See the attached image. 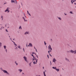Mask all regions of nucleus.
Instances as JSON below:
<instances>
[{
    "instance_id": "9b49d317",
    "label": "nucleus",
    "mask_w": 76,
    "mask_h": 76,
    "mask_svg": "<svg viewBox=\"0 0 76 76\" xmlns=\"http://www.w3.org/2000/svg\"><path fill=\"white\" fill-rule=\"evenodd\" d=\"M18 71H19L20 73H21V72H22V70L21 69H18Z\"/></svg>"
},
{
    "instance_id": "bf43d9fd",
    "label": "nucleus",
    "mask_w": 76,
    "mask_h": 76,
    "mask_svg": "<svg viewBox=\"0 0 76 76\" xmlns=\"http://www.w3.org/2000/svg\"><path fill=\"white\" fill-rule=\"evenodd\" d=\"M51 41H52V39H51Z\"/></svg>"
},
{
    "instance_id": "69168bd1",
    "label": "nucleus",
    "mask_w": 76,
    "mask_h": 76,
    "mask_svg": "<svg viewBox=\"0 0 76 76\" xmlns=\"http://www.w3.org/2000/svg\"><path fill=\"white\" fill-rule=\"evenodd\" d=\"M1 25H1V24H0Z\"/></svg>"
},
{
    "instance_id": "e433bc0d",
    "label": "nucleus",
    "mask_w": 76,
    "mask_h": 76,
    "mask_svg": "<svg viewBox=\"0 0 76 76\" xmlns=\"http://www.w3.org/2000/svg\"><path fill=\"white\" fill-rule=\"evenodd\" d=\"M47 56H48V58H49V57L48 56V55Z\"/></svg>"
},
{
    "instance_id": "6ab92c4d",
    "label": "nucleus",
    "mask_w": 76,
    "mask_h": 76,
    "mask_svg": "<svg viewBox=\"0 0 76 76\" xmlns=\"http://www.w3.org/2000/svg\"><path fill=\"white\" fill-rule=\"evenodd\" d=\"M1 46H2V43L0 42V47H1Z\"/></svg>"
},
{
    "instance_id": "de8ad7c7",
    "label": "nucleus",
    "mask_w": 76,
    "mask_h": 76,
    "mask_svg": "<svg viewBox=\"0 0 76 76\" xmlns=\"http://www.w3.org/2000/svg\"><path fill=\"white\" fill-rule=\"evenodd\" d=\"M36 51H37V49H36Z\"/></svg>"
},
{
    "instance_id": "680f3d73",
    "label": "nucleus",
    "mask_w": 76,
    "mask_h": 76,
    "mask_svg": "<svg viewBox=\"0 0 76 76\" xmlns=\"http://www.w3.org/2000/svg\"><path fill=\"white\" fill-rule=\"evenodd\" d=\"M14 39H13V40H14Z\"/></svg>"
},
{
    "instance_id": "7c9ffc66",
    "label": "nucleus",
    "mask_w": 76,
    "mask_h": 76,
    "mask_svg": "<svg viewBox=\"0 0 76 76\" xmlns=\"http://www.w3.org/2000/svg\"><path fill=\"white\" fill-rule=\"evenodd\" d=\"M5 50L6 51V53H7V49H5Z\"/></svg>"
},
{
    "instance_id": "c85d7f7f",
    "label": "nucleus",
    "mask_w": 76,
    "mask_h": 76,
    "mask_svg": "<svg viewBox=\"0 0 76 76\" xmlns=\"http://www.w3.org/2000/svg\"><path fill=\"white\" fill-rule=\"evenodd\" d=\"M44 43H45V45H46V44H47V43H45V41L44 42Z\"/></svg>"
},
{
    "instance_id": "cd10ccee",
    "label": "nucleus",
    "mask_w": 76,
    "mask_h": 76,
    "mask_svg": "<svg viewBox=\"0 0 76 76\" xmlns=\"http://www.w3.org/2000/svg\"><path fill=\"white\" fill-rule=\"evenodd\" d=\"M28 14L29 15V16H31V14L29 13L28 12Z\"/></svg>"
},
{
    "instance_id": "473e14b6",
    "label": "nucleus",
    "mask_w": 76,
    "mask_h": 76,
    "mask_svg": "<svg viewBox=\"0 0 76 76\" xmlns=\"http://www.w3.org/2000/svg\"><path fill=\"white\" fill-rule=\"evenodd\" d=\"M23 50L24 52H25V50H24V48H23Z\"/></svg>"
},
{
    "instance_id": "774afa93",
    "label": "nucleus",
    "mask_w": 76,
    "mask_h": 76,
    "mask_svg": "<svg viewBox=\"0 0 76 76\" xmlns=\"http://www.w3.org/2000/svg\"><path fill=\"white\" fill-rule=\"evenodd\" d=\"M22 5V4L21 3Z\"/></svg>"
},
{
    "instance_id": "0e129e2a",
    "label": "nucleus",
    "mask_w": 76,
    "mask_h": 76,
    "mask_svg": "<svg viewBox=\"0 0 76 76\" xmlns=\"http://www.w3.org/2000/svg\"><path fill=\"white\" fill-rule=\"evenodd\" d=\"M38 76H40V75H39Z\"/></svg>"
},
{
    "instance_id": "603ef678",
    "label": "nucleus",
    "mask_w": 76,
    "mask_h": 76,
    "mask_svg": "<svg viewBox=\"0 0 76 76\" xmlns=\"http://www.w3.org/2000/svg\"><path fill=\"white\" fill-rule=\"evenodd\" d=\"M65 15H67V14L65 13Z\"/></svg>"
},
{
    "instance_id": "39448f33",
    "label": "nucleus",
    "mask_w": 76,
    "mask_h": 76,
    "mask_svg": "<svg viewBox=\"0 0 76 76\" xmlns=\"http://www.w3.org/2000/svg\"><path fill=\"white\" fill-rule=\"evenodd\" d=\"M29 32L28 31H26L24 33V35H29Z\"/></svg>"
},
{
    "instance_id": "bb28decb",
    "label": "nucleus",
    "mask_w": 76,
    "mask_h": 76,
    "mask_svg": "<svg viewBox=\"0 0 76 76\" xmlns=\"http://www.w3.org/2000/svg\"><path fill=\"white\" fill-rule=\"evenodd\" d=\"M70 13H71V14H73V12L72 11L70 12Z\"/></svg>"
},
{
    "instance_id": "09e8293b",
    "label": "nucleus",
    "mask_w": 76,
    "mask_h": 76,
    "mask_svg": "<svg viewBox=\"0 0 76 76\" xmlns=\"http://www.w3.org/2000/svg\"><path fill=\"white\" fill-rule=\"evenodd\" d=\"M22 73H23V74H24V73L23 72Z\"/></svg>"
},
{
    "instance_id": "5701e85b",
    "label": "nucleus",
    "mask_w": 76,
    "mask_h": 76,
    "mask_svg": "<svg viewBox=\"0 0 76 76\" xmlns=\"http://www.w3.org/2000/svg\"><path fill=\"white\" fill-rule=\"evenodd\" d=\"M18 48H20V46L19 45V46H18Z\"/></svg>"
},
{
    "instance_id": "f257e3e1",
    "label": "nucleus",
    "mask_w": 76,
    "mask_h": 76,
    "mask_svg": "<svg viewBox=\"0 0 76 76\" xmlns=\"http://www.w3.org/2000/svg\"><path fill=\"white\" fill-rule=\"evenodd\" d=\"M33 61H34L33 64H37V63L38 61V59H37L36 58H35V57L34 56L33 58Z\"/></svg>"
},
{
    "instance_id": "a18cd8bd",
    "label": "nucleus",
    "mask_w": 76,
    "mask_h": 76,
    "mask_svg": "<svg viewBox=\"0 0 76 76\" xmlns=\"http://www.w3.org/2000/svg\"><path fill=\"white\" fill-rule=\"evenodd\" d=\"M48 52L49 53V54H50V52L49 51H48Z\"/></svg>"
},
{
    "instance_id": "58836bf2",
    "label": "nucleus",
    "mask_w": 76,
    "mask_h": 76,
    "mask_svg": "<svg viewBox=\"0 0 76 76\" xmlns=\"http://www.w3.org/2000/svg\"><path fill=\"white\" fill-rule=\"evenodd\" d=\"M36 56L37 57V58H38V56H37V55H36Z\"/></svg>"
},
{
    "instance_id": "338daca9",
    "label": "nucleus",
    "mask_w": 76,
    "mask_h": 76,
    "mask_svg": "<svg viewBox=\"0 0 76 76\" xmlns=\"http://www.w3.org/2000/svg\"><path fill=\"white\" fill-rule=\"evenodd\" d=\"M51 57H52V56H51Z\"/></svg>"
},
{
    "instance_id": "5fc2aeb1",
    "label": "nucleus",
    "mask_w": 76,
    "mask_h": 76,
    "mask_svg": "<svg viewBox=\"0 0 76 76\" xmlns=\"http://www.w3.org/2000/svg\"><path fill=\"white\" fill-rule=\"evenodd\" d=\"M10 36H9V38H10Z\"/></svg>"
},
{
    "instance_id": "f03ea898",
    "label": "nucleus",
    "mask_w": 76,
    "mask_h": 76,
    "mask_svg": "<svg viewBox=\"0 0 76 76\" xmlns=\"http://www.w3.org/2000/svg\"><path fill=\"white\" fill-rule=\"evenodd\" d=\"M0 69L1 70V71H3L4 73H6L7 74V75H9V73L7 72V71L4 70H3L2 68H0Z\"/></svg>"
},
{
    "instance_id": "37998d69",
    "label": "nucleus",
    "mask_w": 76,
    "mask_h": 76,
    "mask_svg": "<svg viewBox=\"0 0 76 76\" xmlns=\"http://www.w3.org/2000/svg\"><path fill=\"white\" fill-rule=\"evenodd\" d=\"M26 47H27L28 48V45L27 44L26 45Z\"/></svg>"
},
{
    "instance_id": "dca6fc26",
    "label": "nucleus",
    "mask_w": 76,
    "mask_h": 76,
    "mask_svg": "<svg viewBox=\"0 0 76 76\" xmlns=\"http://www.w3.org/2000/svg\"><path fill=\"white\" fill-rule=\"evenodd\" d=\"M4 49H6V45H4Z\"/></svg>"
},
{
    "instance_id": "a878e982",
    "label": "nucleus",
    "mask_w": 76,
    "mask_h": 76,
    "mask_svg": "<svg viewBox=\"0 0 76 76\" xmlns=\"http://www.w3.org/2000/svg\"><path fill=\"white\" fill-rule=\"evenodd\" d=\"M15 64H16V66H17L18 65V63H17L16 62V61L15 62Z\"/></svg>"
},
{
    "instance_id": "1a4fd4ad",
    "label": "nucleus",
    "mask_w": 76,
    "mask_h": 76,
    "mask_svg": "<svg viewBox=\"0 0 76 76\" xmlns=\"http://www.w3.org/2000/svg\"><path fill=\"white\" fill-rule=\"evenodd\" d=\"M65 60H66L67 61H68V62H70V61H69V60L68 59V58H65Z\"/></svg>"
},
{
    "instance_id": "2f4dec72",
    "label": "nucleus",
    "mask_w": 76,
    "mask_h": 76,
    "mask_svg": "<svg viewBox=\"0 0 76 76\" xmlns=\"http://www.w3.org/2000/svg\"><path fill=\"white\" fill-rule=\"evenodd\" d=\"M71 3H72V4H73V1L71 0Z\"/></svg>"
},
{
    "instance_id": "423d86ee",
    "label": "nucleus",
    "mask_w": 76,
    "mask_h": 76,
    "mask_svg": "<svg viewBox=\"0 0 76 76\" xmlns=\"http://www.w3.org/2000/svg\"><path fill=\"white\" fill-rule=\"evenodd\" d=\"M23 58H24V60H25L26 62H28V61H27V57H26V56H24L23 57Z\"/></svg>"
},
{
    "instance_id": "052dcab7",
    "label": "nucleus",
    "mask_w": 76,
    "mask_h": 76,
    "mask_svg": "<svg viewBox=\"0 0 76 76\" xmlns=\"http://www.w3.org/2000/svg\"><path fill=\"white\" fill-rule=\"evenodd\" d=\"M50 65H51V64H50Z\"/></svg>"
},
{
    "instance_id": "f3484780",
    "label": "nucleus",
    "mask_w": 76,
    "mask_h": 76,
    "mask_svg": "<svg viewBox=\"0 0 76 76\" xmlns=\"http://www.w3.org/2000/svg\"><path fill=\"white\" fill-rule=\"evenodd\" d=\"M22 27H21V26H20L19 27V29H22Z\"/></svg>"
},
{
    "instance_id": "0eeeda50",
    "label": "nucleus",
    "mask_w": 76,
    "mask_h": 76,
    "mask_svg": "<svg viewBox=\"0 0 76 76\" xmlns=\"http://www.w3.org/2000/svg\"><path fill=\"white\" fill-rule=\"evenodd\" d=\"M29 45H30V47H32L33 46H32V44L31 43L29 44Z\"/></svg>"
},
{
    "instance_id": "a19ab883",
    "label": "nucleus",
    "mask_w": 76,
    "mask_h": 76,
    "mask_svg": "<svg viewBox=\"0 0 76 76\" xmlns=\"http://www.w3.org/2000/svg\"><path fill=\"white\" fill-rule=\"evenodd\" d=\"M15 3H17V2L16 1V0H15Z\"/></svg>"
},
{
    "instance_id": "6e6552de",
    "label": "nucleus",
    "mask_w": 76,
    "mask_h": 76,
    "mask_svg": "<svg viewBox=\"0 0 76 76\" xmlns=\"http://www.w3.org/2000/svg\"><path fill=\"white\" fill-rule=\"evenodd\" d=\"M49 50H52V48H51V45H49V46H48Z\"/></svg>"
},
{
    "instance_id": "864d4df0",
    "label": "nucleus",
    "mask_w": 76,
    "mask_h": 76,
    "mask_svg": "<svg viewBox=\"0 0 76 76\" xmlns=\"http://www.w3.org/2000/svg\"><path fill=\"white\" fill-rule=\"evenodd\" d=\"M43 68L44 69V67H43Z\"/></svg>"
},
{
    "instance_id": "ea45409f",
    "label": "nucleus",
    "mask_w": 76,
    "mask_h": 76,
    "mask_svg": "<svg viewBox=\"0 0 76 76\" xmlns=\"http://www.w3.org/2000/svg\"><path fill=\"white\" fill-rule=\"evenodd\" d=\"M27 13H29V12H28V11H27Z\"/></svg>"
},
{
    "instance_id": "3c124183",
    "label": "nucleus",
    "mask_w": 76,
    "mask_h": 76,
    "mask_svg": "<svg viewBox=\"0 0 76 76\" xmlns=\"http://www.w3.org/2000/svg\"><path fill=\"white\" fill-rule=\"evenodd\" d=\"M50 64H51V61H50Z\"/></svg>"
},
{
    "instance_id": "20e7f679",
    "label": "nucleus",
    "mask_w": 76,
    "mask_h": 76,
    "mask_svg": "<svg viewBox=\"0 0 76 76\" xmlns=\"http://www.w3.org/2000/svg\"><path fill=\"white\" fill-rule=\"evenodd\" d=\"M10 9L9 7H8L7 9L5 11V12H7V13H9V12H10V10H9Z\"/></svg>"
},
{
    "instance_id": "c9c22d12",
    "label": "nucleus",
    "mask_w": 76,
    "mask_h": 76,
    "mask_svg": "<svg viewBox=\"0 0 76 76\" xmlns=\"http://www.w3.org/2000/svg\"><path fill=\"white\" fill-rule=\"evenodd\" d=\"M6 31L7 32H8V31H7V29H6Z\"/></svg>"
},
{
    "instance_id": "e2e57ef3",
    "label": "nucleus",
    "mask_w": 76,
    "mask_h": 76,
    "mask_svg": "<svg viewBox=\"0 0 76 76\" xmlns=\"http://www.w3.org/2000/svg\"><path fill=\"white\" fill-rule=\"evenodd\" d=\"M9 28V27H8V28Z\"/></svg>"
},
{
    "instance_id": "13d9d810",
    "label": "nucleus",
    "mask_w": 76,
    "mask_h": 76,
    "mask_svg": "<svg viewBox=\"0 0 76 76\" xmlns=\"http://www.w3.org/2000/svg\"><path fill=\"white\" fill-rule=\"evenodd\" d=\"M25 17L26 18V16H25Z\"/></svg>"
},
{
    "instance_id": "393cba45",
    "label": "nucleus",
    "mask_w": 76,
    "mask_h": 76,
    "mask_svg": "<svg viewBox=\"0 0 76 76\" xmlns=\"http://www.w3.org/2000/svg\"><path fill=\"white\" fill-rule=\"evenodd\" d=\"M15 47H16V48H15V50H18V48H17V47L15 46Z\"/></svg>"
},
{
    "instance_id": "aec40b11",
    "label": "nucleus",
    "mask_w": 76,
    "mask_h": 76,
    "mask_svg": "<svg viewBox=\"0 0 76 76\" xmlns=\"http://www.w3.org/2000/svg\"><path fill=\"white\" fill-rule=\"evenodd\" d=\"M58 19H59V20H61V18L60 17H58Z\"/></svg>"
},
{
    "instance_id": "9d476101",
    "label": "nucleus",
    "mask_w": 76,
    "mask_h": 76,
    "mask_svg": "<svg viewBox=\"0 0 76 76\" xmlns=\"http://www.w3.org/2000/svg\"><path fill=\"white\" fill-rule=\"evenodd\" d=\"M53 62H56L57 61V60H56V59H55V58H54L53 60Z\"/></svg>"
},
{
    "instance_id": "a211bd4d",
    "label": "nucleus",
    "mask_w": 76,
    "mask_h": 76,
    "mask_svg": "<svg viewBox=\"0 0 76 76\" xmlns=\"http://www.w3.org/2000/svg\"><path fill=\"white\" fill-rule=\"evenodd\" d=\"M56 70L58 72H59V69H57L56 68Z\"/></svg>"
},
{
    "instance_id": "4468645a",
    "label": "nucleus",
    "mask_w": 76,
    "mask_h": 76,
    "mask_svg": "<svg viewBox=\"0 0 76 76\" xmlns=\"http://www.w3.org/2000/svg\"><path fill=\"white\" fill-rule=\"evenodd\" d=\"M23 19L24 20L25 22H27V20H25V18L24 17H23Z\"/></svg>"
},
{
    "instance_id": "72a5a7b5",
    "label": "nucleus",
    "mask_w": 76,
    "mask_h": 76,
    "mask_svg": "<svg viewBox=\"0 0 76 76\" xmlns=\"http://www.w3.org/2000/svg\"><path fill=\"white\" fill-rule=\"evenodd\" d=\"M32 56V57H34V55H31Z\"/></svg>"
},
{
    "instance_id": "8fccbe9b",
    "label": "nucleus",
    "mask_w": 76,
    "mask_h": 76,
    "mask_svg": "<svg viewBox=\"0 0 76 76\" xmlns=\"http://www.w3.org/2000/svg\"><path fill=\"white\" fill-rule=\"evenodd\" d=\"M5 27H6V25H5Z\"/></svg>"
},
{
    "instance_id": "6e6d98bb",
    "label": "nucleus",
    "mask_w": 76,
    "mask_h": 76,
    "mask_svg": "<svg viewBox=\"0 0 76 76\" xmlns=\"http://www.w3.org/2000/svg\"><path fill=\"white\" fill-rule=\"evenodd\" d=\"M49 54L50 55V56H51V54Z\"/></svg>"
},
{
    "instance_id": "79ce46f5",
    "label": "nucleus",
    "mask_w": 76,
    "mask_h": 76,
    "mask_svg": "<svg viewBox=\"0 0 76 76\" xmlns=\"http://www.w3.org/2000/svg\"><path fill=\"white\" fill-rule=\"evenodd\" d=\"M49 51H50V52H51V50H49Z\"/></svg>"
},
{
    "instance_id": "412c9836",
    "label": "nucleus",
    "mask_w": 76,
    "mask_h": 76,
    "mask_svg": "<svg viewBox=\"0 0 76 76\" xmlns=\"http://www.w3.org/2000/svg\"><path fill=\"white\" fill-rule=\"evenodd\" d=\"M44 75V76H46V75H45V72H43Z\"/></svg>"
},
{
    "instance_id": "f8f14e48",
    "label": "nucleus",
    "mask_w": 76,
    "mask_h": 76,
    "mask_svg": "<svg viewBox=\"0 0 76 76\" xmlns=\"http://www.w3.org/2000/svg\"><path fill=\"white\" fill-rule=\"evenodd\" d=\"M53 69H55V70L56 69H57V68L56 67H52Z\"/></svg>"
},
{
    "instance_id": "4c0bfd02",
    "label": "nucleus",
    "mask_w": 76,
    "mask_h": 76,
    "mask_svg": "<svg viewBox=\"0 0 76 76\" xmlns=\"http://www.w3.org/2000/svg\"><path fill=\"white\" fill-rule=\"evenodd\" d=\"M11 41H12V42H13V43H14V42L13 41H12V40H11Z\"/></svg>"
},
{
    "instance_id": "c03bdc74",
    "label": "nucleus",
    "mask_w": 76,
    "mask_h": 76,
    "mask_svg": "<svg viewBox=\"0 0 76 76\" xmlns=\"http://www.w3.org/2000/svg\"><path fill=\"white\" fill-rule=\"evenodd\" d=\"M28 47H30V45H28Z\"/></svg>"
},
{
    "instance_id": "f704fd0d",
    "label": "nucleus",
    "mask_w": 76,
    "mask_h": 76,
    "mask_svg": "<svg viewBox=\"0 0 76 76\" xmlns=\"http://www.w3.org/2000/svg\"><path fill=\"white\" fill-rule=\"evenodd\" d=\"M10 40H11V41H12V38H10Z\"/></svg>"
},
{
    "instance_id": "2eb2a0df",
    "label": "nucleus",
    "mask_w": 76,
    "mask_h": 76,
    "mask_svg": "<svg viewBox=\"0 0 76 76\" xmlns=\"http://www.w3.org/2000/svg\"><path fill=\"white\" fill-rule=\"evenodd\" d=\"M11 3H15V0H12L11 1Z\"/></svg>"
},
{
    "instance_id": "4be33fe9",
    "label": "nucleus",
    "mask_w": 76,
    "mask_h": 76,
    "mask_svg": "<svg viewBox=\"0 0 76 76\" xmlns=\"http://www.w3.org/2000/svg\"><path fill=\"white\" fill-rule=\"evenodd\" d=\"M14 45H15V46H17V45L15 43V42H14Z\"/></svg>"
},
{
    "instance_id": "c756f323",
    "label": "nucleus",
    "mask_w": 76,
    "mask_h": 76,
    "mask_svg": "<svg viewBox=\"0 0 76 76\" xmlns=\"http://www.w3.org/2000/svg\"><path fill=\"white\" fill-rule=\"evenodd\" d=\"M76 1V0H73V2H75V1Z\"/></svg>"
},
{
    "instance_id": "ddd939ff",
    "label": "nucleus",
    "mask_w": 76,
    "mask_h": 76,
    "mask_svg": "<svg viewBox=\"0 0 76 76\" xmlns=\"http://www.w3.org/2000/svg\"><path fill=\"white\" fill-rule=\"evenodd\" d=\"M1 20H3V17L2 16H1Z\"/></svg>"
},
{
    "instance_id": "b1692460",
    "label": "nucleus",
    "mask_w": 76,
    "mask_h": 76,
    "mask_svg": "<svg viewBox=\"0 0 76 76\" xmlns=\"http://www.w3.org/2000/svg\"><path fill=\"white\" fill-rule=\"evenodd\" d=\"M29 66L30 67H31V62H30V63H29Z\"/></svg>"
},
{
    "instance_id": "4d7b16f0",
    "label": "nucleus",
    "mask_w": 76,
    "mask_h": 76,
    "mask_svg": "<svg viewBox=\"0 0 76 76\" xmlns=\"http://www.w3.org/2000/svg\"><path fill=\"white\" fill-rule=\"evenodd\" d=\"M34 49H35V47H34Z\"/></svg>"
},
{
    "instance_id": "49530a36",
    "label": "nucleus",
    "mask_w": 76,
    "mask_h": 76,
    "mask_svg": "<svg viewBox=\"0 0 76 76\" xmlns=\"http://www.w3.org/2000/svg\"><path fill=\"white\" fill-rule=\"evenodd\" d=\"M74 4H75L76 5V3H75Z\"/></svg>"
},
{
    "instance_id": "7ed1b4c3",
    "label": "nucleus",
    "mask_w": 76,
    "mask_h": 76,
    "mask_svg": "<svg viewBox=\"0 0 76 76\" xmlns=\"http://www.w3.org/2000/svg\"><path fill=\"white\" fill-rule=\"evenodd\" d=\"M70 52L71 53H72L74 54H76V50L75 51H73L72 50H70Z\"/></svg>"
}]
</instances>
